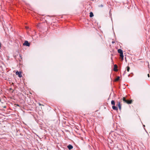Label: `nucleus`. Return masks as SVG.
I'll use <instances>...</instances> for the list:
<instances>
[{
	"mask_svg": "<svg viewBox=\"0 0 150 150\" xmlns=\"http://www.w3.org/2000/svg\"><path fill=\"white\" fill-rule=\"evenodd\" d=\"M123 101L124 103H126L127 104H131L132 102V100H127L125 97H123L122 98Z\"/></svg>",
	"mask_w": 150,
	"mask_h": 150,
	"instance_id": "nucleus-1",
	"label": "nucleus"
},
{
	"mask_svg": "<svg viewBox=\"0 0 150 150\" xmlns=\"http://www.w3.org/2000/svg\"><path fill=\"white\" fill-rule=\"evenodd\" d=\"M118 52L120 54V56L121 58V61H122L123 60L124 56L122 51L121 49H119L117 50Z\"/></svg>",
	"mask_w": 150,
	"mask_h": 150,
	"instance_id": "nucleus-2",
	"label": "nucleus"
},
{
	"mask_svg": "<svg viewBox=\"0 0 150 150\" xmlns=\"http://www.w3.org/2000/svg\"><path fill=\"white\" fill-rule=\"evenodd\" d=\"M16 75H18V76L20 78L22 76L21 72V71H17L16 72Z\"/></svg>",
	"mask_w": 150,
	"mask_h": 150,
	"instance_id": "nucleus-3",
	"label": "nucleus"
},
{
	"mask_svg": "<svg viewBox=\"0 0 150 150\" xmlns=\"http://www.w3.org/2000/svg\"><path fill=\"white\" fill-rule=\"evenodd\" d=\"M117 104L116 105L118 106V107L120 110H121V104L120 102L119 101L117 102Z\"/></svg>",
	"mask_w": 150,
	"mask_h": 150,
	"instance_id": "nucleus-4",
	"label": "nucleus"
},
{
	"mask_svg": "<svg viewBox=\"0 0 150 150\" xmlns=\"http://www.w3.org/2000/svg\"><path fill=\"white\" fill-rule=\"evenodd\" d=\"M23 45H25L26 46H29L30 45V44L27 41H25L23 44Z\"/></svg>",
	"mask_w": 150,
	"mask_h": 150,
	"instance_id": "nucleus-5",
	"label": "nucleus"
},
{
	"mask_svg": "<svg viewBox=\"0 0 150 150\" xmlns=\"http://www.w3.org/2000/svg\"><path fill=\"white\" fill-rule=\"evenodd\" d=\"M117 66L116 64H115L114 66L113 70L115 71H117L118 70L117 69Z\"/></svg>",
	"mask_w": 150,
	"mask_h": 150,
	"instance_id": "nucleus-6",
	"label": "nucleus"
},
{
	"mask_svg": "<svg viewBox=\"0 0 150 150\" xmlns=\"http://www.w3.org/2000/svg\"><path fill=\"white\" fill-rule=\"evenodd\" d=\"M112 109L115 110H116L117 111L118 110V108L117 107L115 106V105H113L112 106Z\"/></svg>",
	"mask_w": 150,
	"mask_h": 150,
	"instance_id": "nucleus-7",
	"label": "nucleus"
},
{
	"mask_svg": "<svg viewBox=\"0 0 150 150\" xmlns=\"http://www.w3.org/2000/svg\"><path fill=\"white\" fill-rule=\"evenodd\" d=\"M67 148L69 150H70L73 148V146L71 145H69L67 146Z\"/></svg>",
	"mask_w": 150,
	"mask_h": 150,
	"instance_id": "nucleus-8",
	"label": "nucleus"
},
{
	"mask_svg": "<svg viewBox=\"0 0 150 150\" xmlns=\"http://www.w3.org/2000/svg\"><path fill=\"white\" fill-rule=\"evenodd\" d=\"M90 17H92L93 16V13L92 12H91L90 13Z\"/></svg>",
	"mask_w": 150,
	"mask_h": 150,
	"instance_id": "nucleus-9",
	"label": "nucleus"
},
{
	"mask_svg": "<svg viewBox=\"0 0 150 150\" xmlns=\"http://www.w3.org/2000/svg\"><path fill=\"white\" fill-rule=\"evenodd\" d=\"M111 104L112 105H115V102L113 100H112L111 102Z\"/></svg>",
	"mask_w": 150,
	"mask_h": 150,
	"instance_id": "nucleus-10",
	"label": "nucleus"
},
{
	"mask_svg": "<svg viewBox=\"0 0 150 150\" xmlns=\"http://www.w3.org/2000/svg\"><path fill=\"white\" fill-rule=\"evenodd\" d=\"M120 79V76H118L117 77V78L115 79V81H118Z\"/></svg>",
	"mask_w": 150,
	"mask_h": 150,
	"instance_id": "nucleus-11",
	"label": "nucleus"
},
{
	"mask_svg": "<svg viewBox=\"0 0 150 150\" xmlns=\"http://www.w3.org/2000/svg\"><path fill=\"white\" fill-rule=\"evenodd\" d=\"M127 71L128 72L129 71V69H130V67H129V66H128V67H127Z\"/></svg>",
	"mask_w": 150,
	"mask_h": 150,
	"instance_id": "nucleus-12",
	"label": "nucleus"
},
{
	"mask_svg": "<svg viewBox=\"0 0 150 150\" xmlns=\"http://www.w3.org/2000/svg\"><path fill=\"white\" fill-rule=\"evenodd\" d=\"M38 105H39L40 106H44V105H42V104H40V103H38Z\"/></svg>",
	"mask_w": 150,
	"mask_h": 150,
	"instance_id": "nucleus-13",
	"label": "nucleus"
},
{
	"mask_svg": "<svg viewBox=\"0 0 150 150\" xmlns=\"http://www.w3.org/2000/svg\"><path fill=\"white\" fill-rule=\"evenodd\" d=\"M103 5H100V6H99V7H103Z\"/></svg>",
	"mask_w": 150,
	"mask_h": 150,
	"instance_id": "nucleus-14",
	"label": "nucleus"
},
{
	"mask_svg": "<svg viewBox=\"0 0 150 150\" xmlns=\"http://www.w3.org/2000/svg\"><path fill=\"white\" fill-rule=\"evenodd\" d=\"M148 77H149L150 76L149 74H148Z\"/></svg>",
	"mask_w": 150,
	"mask_h": 150,
	"instance_id": "nucleus-15",
	"label": "nucleus"
},
{
	"mask_svg": "<svg viewBox=\"0 0 150 150\" xmlns=\"http://www.w3.org/2000/svg\"><path fill=\"white\" fill-rule=\"evenodd\" d=\"M1 43L0 42V48H1Z\"/></svg>",
	"mask_w": 150,
	"mask_h": 150,
	"instance_id": "nucleus-16",
	"label": "nucleus"
},
{
	"mask_svg": "<svg viewBox=\"0 0 150 150\" xmlns=\"http://www.w3.org/2000/svg\"><path fill=\"white\" fill-rule=\"evenodd\" d=\"M4 108H6V106H4V107H3Z\"/></svg>",
	"mask_w": 150,
	"mask_h": 150,
	"instance_id": "nucleus-17",
	"label": "nucleus"
},
{
	"mask_svg": "<svg viewBox=\"0 0 150 150\" xmlns=\"http://www.w3.org/2000/svg\"><path fill=\"white\" fill-rule=\"evenodd\" d=\"M1 101V98H0V101Z\"/></svg>",
	"mask_w": 150,
	"mask_h": 150,
	"instance_id": "nucleus-18",
	"label": "nucleus"
}]
</instances>
